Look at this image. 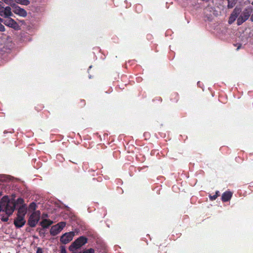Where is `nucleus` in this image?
I'll list each match as a JSON object with an SVG mask.
<instances>
[{
    "label": "nucleus",
    "instance_id": "1",
    "mask_svg": "<svg viewBox=\"0 0 253 253\" xmlns=\"http://www.w3.org/2000/svg\"><path fill=\"white\" fill-rule=\"evenodd\" d=\"M0 205L2 211H4L8 216L12 215L15 209V203L10 201L8 196H4L0 201Z\"/></svg>",
    "mask_w": 253,
    "mask_h": 253
},
{
    "label": "nucleus",
    "instance_id": "2",
    "mask_svg": "<svg viewBox=\"0 0 253 253\" xmlns=\"http://www.w3.org/2000/svg\"><path fill=\"white\" fill-rule=\"evenodd\" d=\"M87 242V238L85 236H80L73 242L69 247V250L71 252L78 249L85 245Z\"/></svg>",
    "mask_w": 253,
    "mask_h": 253
},
{
    "label": "nucleus",
    "instance_id": "3",
    "mask_svg": "<svg viewBox=\"0 0 253 253\" xmlns=\"http://www.w3.org/2000/svg\"><path fill=\"white\" fill-rule=\"evenodd\" d=\"M253 10V8L251 6L246 7L242 12L241 15L237 18V24L240 26L247 20L251 16Z\"/></svg>",
    "mask_w": 253,
    "mask_h": 253
},
{
    "label": "nucleus",
    "instance_id": "4",
    "mask_svg": "<svg viewBox=\"0 0 253 253\" xmlns=\"http://www.w3.org/2000/svg\"><path fill=\"white\" fill-rule=\"evenodd\" d=\"M41 212L40 211L33 212L30 216L28 220V224L31 227L36 226L40 219Z\"/></svg>",
    "mask_w": 253,
    "mask_h": 253
},
{
    "label": "nucleus",
    "instance_id": "5",
    "mask_svg": "<svg viewBox=\"0 0 253 253\" xmlns=\"http://www.w3.org/2000/svg\"><path fill=\"white\" fill-rule=\"evenodd\" d=\"M66 226L65 222H60L51 227L50 233L52 236H56Z\"/></svg>",
    "mask_w": 253,
    "mask_h": 253
},
{
    "label": "nucleus",
    "instance_id": "6",
    "mask_svg": "<svg viewBox=\"0 0 253 253\" xmlns=\"http://www.w3.org/2000/svg\"><path fill=\"white\" fill-rule=\"evenodd\" d=\"M11 6L12 8V11H11L12 12H13L15 14L22 17H25L27 16V12L24 8L20 7L15 3L11 4Z\"/></svg>",
    "mask_w": 253,
    "mask_h": 253
},
{
    "label": "nucleus",
    "instance_id": "7",
    "mask_svg": "<svg viewBox=\"0 0 253 253\" xmlns=\"http://www.w3.org/2000/svg\"><path fill=\"white\" fill-rule=\"evenodd\" d=\"M7 18V19L5 20H3L2 22L4 25L16 30L19 29V26L18 24L13 19L11 18L10 17Z\"/></svg>",
    "mask_w": 253,
    "mask_h": 253
},
{
    "label": "nucleus",
    "instance_id": "8",
    "mask_svg": "<svg viewBox=\"0 0 253 253\" xmlns=\"http://www.w3.org/2000/svg\"><path fill=\"white\" fill-rule=\"evenodd\" d=\"M74 235L75 233L72 231L65 233L61 237L60 242L64 244H68L72 240Z\"/></svg>",
    "mask_w": 253,
    "mask_h": 253
},
{
    "label": "nucleus",
    "instance_id": "9",
    "mask_svg": "<svg viewBox=\"0 0 253 253\" xmlns=\"http://www.w3.org/2000/svg\"><path fill=\"white\" fill-rule=\"evenodd\" d=\"M0 16L4 18L13 16L11 7L8 6L5 7L0 6Z\"/></svg>",
    "mask_w": 253,
    "mask_h": 253
},
{
    "label": "nucleus",
    "instance_id": "10",
    "mask_svg": "<svg viewBox=\"0 0 253 253\" xmlns=\"http://www.w3.org/2000/svg\"><path fill=\"white\" fill-rule=\"evenodd\" d=\"M26 222L24 216L17 215L14 220V224L16 228H20L25 225Z\"/></svg>",
    "mask_w": 253,
    "mask_h": 253
},
{
    "label": "nucleus",
    "instance_id": "11",
    "mask_svg": "<svg viewBox=\"0 0 253 253\" xmlns=\"http://www.w3.org/2000/svg\"><path fill=\"white\" fill-rule=\"evenodd\" d=\"M232 196V193L230 191H225L222 194L221 200L223 202H226L229 201Z\"/></svg>",
    "mask_w": 253,
    "mask_h": 253
},
{
    "label": "nucleus",
    "instance_id": "12",
    "mask_svg": "<svg viewBox=\"0 0 253 253\" xmlns=\"http://www.w3.org/2000/svg\"><path fill=\"white\" fill-rule=\"evenodd\" d=\"M53 223V221L50 219H44L40 222V224L43 228H47Z\"/></svg>",
    "mask_w": 253,
    "mask_h": 253
},
{
    "label": "nucleus",
    "instance_id": "13",
    "mask_svg": "<svg viewBox=\"0 0 253 253\" xmlns=\"http://www.w3.org/2000/svg\"><path fill=\"white\" fill-rule=\"evenodd\" d=\"M27 213V208L25 205H21L18 209L17 215L25 216Z\"/></svg>",
    "mask_w": 253,
    "mask_h": 253
},
{
    "label": "nucleus",
    "instance_id": "14",
    "mask_svg": "<svg viewBox=\"0 0 253 253\" xmlns=\"http://www.w3.org/2000/svg\"><path fill=\"white\" fill-rule=\"evenodd\" d=\"M241 11H242L241 8L236 6L234 9V10L232 11V12L231 13V15H232V16H233L237 18L239 16V14L241 13Z\"/></svg>",
    "mask_w": 253,
    "mask_h": 253
},
{
    "label": "nucleus",
    "instance_id": "15",
    "mask_svg": "<svg viewBox=\"0 0 253 253\" xmlns=\"http://www.w3.org/2000/svg\"><path fill=\"white\" fill-rule=\"evenodd\" d=\"M15 1L19 4L28 5L30 4V1L29 0H15Z\"/></svg>",
    "mask_w": 253,
    "mask_h": 253
},
{
    "label": "nucleus",
    "instance_id": "16",
    "mask_svg": "<svg viewBox=\"0 0 253 253\" xmlns=\"http://www.w3.org/2000/svg\"><path fill=\"white\" fill-rule=\"evenodd\" d=\"M13 202L15 203V206L16 205H23V203L24 202V200L21 198H18L16 201H13Z\"/></svg>",
    "mask_w": 253,
    "mask_h": 253
},
{
    "label": "nucleus",
    "instance_id": "17",
    "mask_svg": "<svg viewBox=\"0 0 253 253\" xmlns=\"http://www.w3.org/2000/svg\"><path fill=\"white\" fill-rule=\"evenodd\" d=\"M94 250L92 248H90L89 249L85 250L83 252H81L79 253H94Z\"/></svg>",
    "mask_w": 253,
    "mask_h": 253
},
{
    "label": "nucleus",
    "instance_id": "18",
    "mask_svg": "<svg viewBox=\"0 0 253 253\" xmlns=\"http://www.w3.org/2000/svg\"><path fill=\"white\" fill-rule=\"evenodd\" d=\"M236 19H237V18L232 16V15H230L229 18L228 23L230 24H231L236 20Z\"/></svg>",
    "mask_w": 253,
    "mask_h": 253
},
{
    "label": "nucleus",
    "instance_id": "19",
    "mask_svg": "<svg viewBox=\"0 0 253 253\" xmlns=\"http://www.w3.org/2000/svg\"><path fill=\"white\" fill-rule=\"evenodd\" d=\"M43 108H44V106H43V104H38L35 107L36 110H37L38 111H40L42 110Z\"/></svg>",
    "mask_w": 253,
    "mask_h": 253
},
{
    "label": "nucleus",
    "instance_id": "20",
    "mask_svg": "<svg viewBox=\"0 0 253 253\" xmlns=\"http://www.w3.org/2000/svg\"><path fill=\"white\" fill-rule=\"evenodd\" d=\"M36 208H37L36 204L34 202H32V203H31L29 206V208L33 210H36Z\"/></svg>",
    "mask_w": 253,
    "mask_h": 253
},
{
    "label": "nucleus",
    "instance_id": "21",
    "mask_svg": "<svg viewBox=\"0 0 253 253\" xmlns=\"http://www.w3.org/2000/svg\"><path fill=\"white\" fill-rule=\"evenodd\" d=\"M9 216H8L7 215L6 216H4V215H2L1 218V220L3 221V222H7L8 220V217Z\"/></svg>",
    "mask_w": 253,
    "mask_h": 253
},
{
    "label": "nucleus",
    "instance_id": "22",
    "mask_svg": "<svg viewBox=\"0 0 253 253\" xmlns=\"http://www.w3.org/2000/svg\"><path fill=\"white\" fill-rule=\"evenodd\" d=\"M171 96L174 97L175 101H177L178 99V94L177 93H174L171 95Z\"/></svg>",
    "mask_w": 253,
    "mask_h": 253
},
{
    "label": "nucleus",
    "instance_id": "23",
    "mask_svg": "<svg viewBox=\"0 0 253 253\" xmlns=\"http://www.w3.org/2000/svg\"><path fill=\"white\" fill-rule=\"evenodd\" d=\"M2 22H0V31L1 32H4L5 30V28L4 26L1 24Z\"/></svg>",
    "mask_w": 253,
    "mask_h": 253
},
{
    "label": "nucleus",
    "instance_id": "24",
    "mask_svg": "<svg viewBox=\"0 0 253 253\" xmlns=\"http://www.w3.org/2000/svg\"><path fill=\"white\" fill-rule=\"evenodd\" d=\"M60 253H67L65 247L64 246L61 247Z\"/></svg>",
    "mask_w": 253,
    "mask_h": 253
},
{
    "label": "nucleus",
    "instance_id": "25",
    "mask_svg": "<svg viewBox=\"0 0 253 253\" xmlns=\"http://www.w3.org/2000/svg\"><path fill=\"white\" fill-rule=\"evenodd\" d=\"M217 198V195H214L213 196H210V199L211 200H215Z\"/></svg>",
    "mask_w": 253,
    "mask_h": 253
},
{
    "label": "nucleus",
    "instance_id": "26",
    "mask_svg": "<svg viewBox=\"0 0 253 253\" xmlns=\"http://www.w3.org/2000/svg\"><path fill=\"white\" fill-rule=\"evenodd\" d=\"M36 253H43L42 249L41 248H38Z\"/></svg>",
    "mask_w": 253,
    "mask_h": 253
},
{
    "label": "nucleus",
    "instance_id": "27",
    "mask_svg": "<svg viewBox=\"0 0 253 253\" xmlns=\"http://www.w3.org/2000/svg\"><path fill=\"white\" fill-rule=\"evenodd\" d=\"M1 0L3 1L4 2H5L7 4H10L11 5V4L10 3V0Z\"/></svg>",
    "mask_w": 253,
    "mask_h": 253
},
{
    "label": "nucleus",
    "instance_id": "28",
    "mask_svg": "<svg viewBox=\"0 0 253 253\" xmlns=\"http://www.w3.org/2000/svg\"><path fill=\"white\" fill-rule=\"evenodd\" d=\"M233 5L230 3V1L229 0L228 1V5H227L228 8H231L233 7Z\"/></svg>",
    "mask_w": 253,
    "mask_h": 253
},
{
    "label": "nucleus",
    "instance_id": "29",
    "mask_svg": "<svg viewBox=\"0 0 253 253\" xmlns=\"http://www.w3.org/2000/svg\"><path fill=\"white\" fill-rule=\"evenodd\" d=\"M47 214L46 213H43L42 215V218H44V217H47Z\"/></svg>",
    "mask_w": 253,
    "mask_h": 253
},
{
    "label": "nucleus",
    "instance_id": "30",
    "mask_svg": "<svg viewBox=\"0 0 253 253\" xmlns=\"http://www.w3.org/2000/svg\"><path fill=\"white\" fill-rule=\"evenodd\" d=\"M215 195H217V197H218L219 196V192L218 191H217L216 192H215Z\"/></svg>",
    "mask_w": 253,
    "mask_h": 253
},
{
    "label": "nucleus",
    "instance_id": "31",
    "mask_svg": "<svg viewBox=\"0 0 253 253\" xmlns=\"http://www.w3.org/2000/svg\"><path fill=\"white\" fill-rule=\"evenodd\" d=\"M251 21L252 22H253V14H252V15L251 17Z\"/></svg>",
    "mask_w": 253,
    "mask_h": 253
},
{
    "label": "nucleus",
    "instance_id": "32",
    "mask_svg": "<svg viewBox=\"0 0 253 253\" xmlns=\"http://www.w3.org/2000/svg\"><path fill=\"white\" fill-rule=\"evenodd\" d=\"M1 211H2V207L1 206V205H0V212Z\"/></svg>",
    "mask_w": 253,
    "mask_h": 253
},
{
    "label": "nucleus",
    "instance_id": "33",
    "mask_svg": "<svg viewBox=\"0 0 253 253\" xmlns=\"http://www.w3.org/2000/svg\"><path fill=\"white\" fill-rule=\"evenodd\" d=\"M2 4H3L2 2V1H0V6H2Z\"/></svg>",
    "mask_w": 253,
    "mask_h": 253
},
{
    "label": "nucleus",
    "instance_id": "34",
    "mask_svg": "<svg viewBox=\"0 0 253 253\" xmlns=\"http://www.w3.org/2000/svg\"><path fill=\"white\" fill-rule=\"evenodd\" d=\"M3 19L0 17V22H2Z\"/></svg>",
    "mask_w": 253,
    "mask_h": 253
},
{
    "label": "nucleus",
    "instance_id": "35",
    "mask_svg": "<svg viewBox=\"0 0 253 253\" xmlns=\"http://www.w3.org/2000/svg\"><path fill=\"white\" fill-rule=\"evenodd\" d=\"M82 101H83V104H84H84H85L84 101V100H83Z\"/></svg>",
    "mask_w": 253,
    "mask_h": 253
},
{
    "label": "nucleus",
    "instance_id": "36",
    "mask_svg": "<svg viewBox=\"0 0 253 253\" xmlns=\"http://www.w3.org/2000/svg\"><path fill=\"white\" fill-rule=\"evenodd\" d=\"M2 195L1 193H0V196H1Z\"/></svg>",
    "mask_w": 253,
    "mask_h": 253
},
{
    "label": "nucleus",
    "instance_id": "37",
    "mask_svg": "<svg viewBox=\"0 0 253 253\" xmlns=\"http://www.w3.org/2000/svg\"><path fill=\"white\" fill-rule=\"evenodd\" d=\"M252 4L253 5V1L252 2Z\"/></svg>",
    "mask_w": 253,
    "mask_h": 253
},
{
    "label": "nucleus",
    "instance_id": "38",
    "mask_svg": "<svg viewBox=\"0 0 253 253\" xmlns=\"http://www.w3.org/2000/svg\"><path fill=\"white\" fill-rule=\"evenodd\" d=\"M228 1H229V0H227Z\"/></svg>",
    "mask_w": 253,
    "mask_h": 253
}]
</instances>
